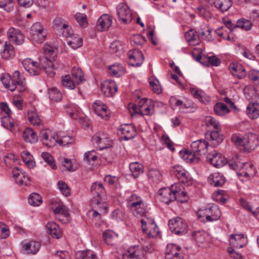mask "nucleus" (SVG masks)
Returning <instances> with one entry per match:
<instances>
[{"label":"nucleus","mask_w":259,"mask_h":259,"mask_svg":"<svg viewBox=\"0 0 259 259\" xmlns=\"http://www.w3.org/2000/svg\"><path fill=\"white\" fill-rule=\"evenodd\" d=\"M160 201L166 204L177 200L181 203L186 202L188 199L187 193L180 183H175L170 187L161 188L158 193Z\"/></svg>","instance_id":"obj_1"},{"label":"nucleus","mask_w":259,"mask_h":259,"mask_svg":"<svg viewBox=\"0 0 259 259\" xmlns=\"http://www.w3.org/2000/svg\"><path fill=\"white\" fill-rule=\"evenodd\" d=\"M208 142L200 139L192 143L191 151L184 149L180 152V156L184 161L189 163H196L199 160L198 156L205 155L207 152Z\"/></svg>","instance_id":"obj_2"},{"label":"nucleus","mask_w":259,"mask_h":259,"mask_svg":"<svg viewBox=\"0 0 259 259\" xmlns=\"http://www.w3.org/2000/svg\"><path fill=\"white\" fill-rule=\"evenodd\" d=\"M205 123L206 126L212 130L209 134L210 146H218L223 140V137L220 134L221 128L219 121L215 118L208 116L205 118Z\"/></svg>","instance_id":"obj_3"},{"label":"nucleus","mask_w":259,"mask_h":259,"mask_svg":"<svg viewBox=\"0 0 259 259\" xmlns=\"http://www.w3.org/2000/svg\"><path fill=\"white\" fill-rule=\"evenodd\" d=\"M229 164L234 169L240 167L239 170L237 172V175L239 180L243 182L250 180L255 176L256 172V168L250 162L239 163V165L233 163Z\"/></svg>","instance_id":"obj_4"},{"label":"nucleus","mask_w":259,"mask_h":259,"mask_svg":"<svg viewBox=\"0 0 259 259\" xmlns=\"http://www.w3.org/2000/svg\"><path fill=\"white\" fill-rule=\"evenodd\" d=\"M198 213L199 219L203 222L217 221L221 215V211L216 205H212L209 208L200 209Z\"/></svg>","instance_id":"obj_5"},{"label":"nucleus","mask_w":259,"mask_h":259,"mask_svg":"<svg viewBox=\"0 0 259 259\" xmlns=\"http://www.w3.org/2000/svg\"><path fill=\"white\" fill-rule=\"evenodd\" d=\"M30 34L31 38L34 42L41 44L45 40L47 30L41 23L36 22L31 27Z\"/></svg>","instance_id":"obj_6"},{"label":"nucleus","mask_w":259,"mask_h":259,"mask_svg":"<svg viewBox=\"0 0 259 259\" xmlns=\"http://www.w3.org/2000/svg\"><path fill=\"white\" fill-rule=\"evenodd\" d=\"M141 228L144 233L149 237H156L159 231L153 219L145 217L141 220Z\"/></svg>","instance_id":"obj_7"},{"label":"nucleus","mask_w":259,"mask_h":259,"mask_svg":"<svg viewBox=\"0 0 259 259\" xmlns=\"http://www.w3.org/2000/svg\"><path fill=\"white\" fill-rule=\"evenodd\" d=\"M168 226L171 231L177 235H183L187 231V224L181 218L176 217L170 220Z\"/></svg>","instance_id":"obj_8"},{"label":"nucleus","mask_w":259,"mask_h":259,"mask_svg":"<svg viewBox=\"0 0 259 259\" xmlns=\"http://www.w3.org/2000/svg\"><path fill=\"white\" fill-rule=\"evenodd\" d=\"M96 147L100 150L111 147L112 142L104 132L97 133L93 138Z\"/></svg>","instance_id":"obj_9"},{"label":"nucleus","mask_w":259,"mask_h":259,"mask_svg":"<svg viewBox=\"0 0 259 259\" xmlns=\"http://www.w3.org/2000/svg\"><path fill=\"white\" fill-rule=\"evenodd\" d=\"M117 14L119 20L124 24L130 23L132 20V13L128 6L120 3L116 8Z\"/></svg>","instance_id":"obj_10"},{"label":"nucleus","mask_w":259,"mask_h":259,"mask_svg":"<svg viewBox=\"0 0 259 259\" xmlns=\"http://www.w3.org/2000/svg\"><path fill=\"white\" fill-rule=\"evenodd\" d=\"M172 170L181 183L187 186H190L192 184V178L190 174L182 166L179 165H175L172 167Z\"/></svg>","instance_id":"obj_11"},{"label":"nucleus","mask_w":259,"mask_h":259,"mask_svg":"<svg viewBox=\"0 0 259 259\" xmlns=\"http://www.w3.org/2000/svg\"><path fill=\"white\" fill-rule=\"evenodd\" d=\"M129 65L134 67L140 66L144 60L142 52L138 49L130 50L127 53Z\"/></svg>","instance_id":"obj_12"},{"label":"nucleus","mask_w":259,"mask_h":259,"mask_svg":"<svg viewBox=\"0 0 259 259\" xmlns=\"http://www.w3.org/2000/svg\"><path fill=\"white\" fill-rule=\"evenodd\" d=\"M39 137L42 143L49 147L54 146L58 141V136L56 133L45 130L40 132Z\"/></svg>","instance_id":"obj_13"},{"label":"nucleus","mask_w":259,"mask_h":259,"mask_svg":"<svg viewBox=\"0 0 259 259\" xmlns=\"http://www.w3.org/2000/svg\"><path fill=\"white\" fill-rule=\"evenodd\" d=\"M126 256L127 259H146V251L139 245L130 247L127 250Z\"/></svg>","instance_id":"obj_14"},{"label":"nucleus","mask_w":259,"mask_h":259,"mask_svg":"<svg viewBox=\"0 0 259 259\" xmlns=\"http://www.w3.org/2000/svg\"><path fill=\"white\" fill-rule=\"evenodd\" d=\"M207 159L213 166L220 168L224 166L227 162L225 157L221 153L213 151L207 155Z\"/></svg>","instance_id":"obj_15"},{"label":"nucleus","mask_w":259,"mask_h":259,"mask_svg":"<svg viewBox=\"0 0 259 259\" xmlns=\"http://www.w3.org/2000/svg\"><path fill=\"white\" fill-rule=\"evenodd\" d=\"M118 133L123 136L125 140L132 139L137 135L136 127L132 124H121L118 130Z\"/></svg>","instance_id":"obj_16"},{"label":"nucleus","mask_w":259,"mask_h":259,"mask_svg":"<svg viewBox=\"0 0 259 259\" xmlns=\"http://www.w3.org/2000/svg\"><path fill=\"white\" fill-rule=\"evenodd\" d=\"M181 248L175 244H168L165 251V259H183Z\"/></svg>","instance_id":"obj_17"},{"label":"nucleus","mask_w":259,"mask_h":259,"mask_svg":"<svg viewBox=\"0 0 259 259\" xmlns=\"http://www.w3.org/2000/svg\"><path fill=\"white\" fill-rule=\"evenodd\" d=\"M13 177L16 183L20 186H29L30 184V179L26 174L25 172L18 167H15L12 171Z\"/></svg>","instance_id":"obj_18"},{"label":"nucleus","mask_w":259,"mask_h":259,"mask_svg":"<svg viewBox=\"0 0 259 259\" xmlns=\"http://www.w3.org/2000/svg\"><path fill=\"white\" fill-rule=\"evenodd\" d=\"M25 70L31 75H36L39 74L40 67L39 63L30 58H26L22 62Z\"/></svg>","instance_id":"obj_19"},{"label":"nucleus","mask_w":259,"mask_h":259,"mask_svg":"<svg viewBox=\"0 0 259 259\" xmlns=\"http://www.w3.org/2000/svg\"><path fill=\"white\" fill-rule=\"evenodd\" d=\"M245 152H251L259 145V136L256 134L250 133L246 135Z\"/></svg>","instance_id":"obj_20"},{"label":"nucleus","mask_w":259,"mask_h":259,"mask_svg":"<svg viewBox=\"0 0 259 259\" xmlns=\"http://www.w3.org/2000/svg\"><path fill=\"white\" fill-rule=\"evenodd\" d=\"M95 113L103 119L107 120L109 118V111L107 106L101 101H96L93 104Z\"/></svg>","instance_id":"obj_21"},{"label":"nucleus","mask_w":259,"mask_h":259,"mask_svg":"<svg viewBox=\"0 0 259 259\" xmlns=\"http://www.w3.org/2000/svg\"><path fill=\"white\" fill-rule=\"evenodd\" d=\"M7 35L10 41L16 45H21L24 41V36L18 29L14 27L10 28L8 30Z\"/></svg>","instance_id":"obj_22"},{"label":"nucleus","mask_w":259,"mask_h":259,"mask_svg":"<svg viewBox=\"0 0 259 259\" xmlns=\"http://www.w3.org/2000/svg\"><path fill=\"white\" fill-rule=\"evenodd\" d=\"M102 93L106 97H111L117 91V86L112 80L104 81L101 85Z\"/></svg>","instance_id":"obj_23"},{"label":"nucleus","mask_w":259,"mask_h":259,"mask_svg":"<svg viewBox=\"0 0 259 259\" xmlns=\"http://www.w3.org/2000/svg\"><path fill=\"white\" fill-rule=\"evenodd\" d=\"M130 209L133 215L137 218L147 217L146 215L148 212L147 205L144 201L131 206Z\"/></svg>","instance_id":"obj_24"},{"label":"nucleus","mask_w":259,"mask_h":259,"mask_svg":"<svg viewBox=\"0 0 259 259\" xmlns=\"http://www.w3.org/2000/svg\"><path fill=\"white\" fill-rule=\"evenodd\" d=\"M231 140L238 150L245 152L246 135L244 136L239 133H235L232 135Z\"/></svg>","instance_id":"obj_25"},{"label":"nucleus","mask_w":259,"mask_h":259,"mask_svg":"<svg viewBox=\"0 0 259 259\" xmlns=\"http://www.w3.org/2000/svg\"><path fill=\"white\" fill-rule=\"evenodd\" d=\"M112 19L107 14L101 16L98 20L97 28L98 30L103 31L107 30L112 25Z\"/></svg>","instance_id":"obj_26"},{"label":"nucleus","mask_w":259,"mask_h":259,"mask_svg":"<svg viewBox=\"0 0 259 259\" xmlns=\"http://www.w3.org/2000/svg\"><path fill=\"white\" fill-rule=\"evenodd\" d=\"M185 36L189 45L195 46L200 44L199 34L194 29H191L187 31Z\"/></svg>","instance_id":"obj_27"},{"label":"nucleus","mask_w":259,"mask_h":259,"mask_svg":"<svg viewBox=\"0 0 259 259\" xmlns=\"http://www.w3.org/2000/svg\"><path fill=\"white\" fill-rule=\"evenodd\" d=\"M208 181L212 186L221 187L225 184V179L220 173L214 172L209 175Z\"/></svg>","instance_id":"obj_28"},{"label":"nucleus","mask_w":259,"mask_h":259,"mask_svg":"<svg viewBox=\"0 0 259 259\" xmlns=\"http://www.w3.org/2000/svg\"><path fill=\"white\" fill-rule=\"evenodd\" d=\"M16 78L14 77V73L11 77L9 74H3L1 77V80L4 84V87L10 90L11 91H15L16 86H15V82Z\"/></svg>","instance_id":"obj_29"},{"label":"nucleus","mask_w":259,"mask_h":259,"mask_svg":"<svg viewBox=\"0 0 259 259\" xmlns=\"http://www.w3.org/2000/svg\"><path fill=\"white\" fill-rule=\"evenodd\" d=\"M190 92L194 98L203 104H208L210 101V98L202 90L194 88H190Z\"/></svg>","instance_id":"obj_30"},{"label":"nucleus","mask_w":259,"mask_h":259,"mask_svg":"<svg viewBox=\"0 0 259 259\" xmlns=\"http://www.w3.org/2000/svg\"><path fill=\"white\" fill-rule=\"evenodd\" d=\"M41 246L40 242L35 241H30L22 245L23 250L27 253L35 254L39 250Z\"/></svg>","instance_id":"obj_31"},{"label":"nucleus","mask_w":259,"mask_h":259,"mask_svg":"<svg viewBox=\"0 0 259 259\" xmlns=\"http://www.w3.org/2000/svg\"><path fill=\"white\" fill-rule=\"evenodd\" d=\"M23 138L27 143L34 144L38 141L36 133L31 128H26L23 132Z\"/></svg>","instance_id":"obj_32"},{"label":"nucleus","mask_w":259,"mask_h":259,"mask_svg":"<svg viewBox=\"0 0 259 259\" xmlns=\"http://www.w3.org/2000/svg\"><path fill=\"white\" fill-rule=\"evenodd\" d=\"M46 228L48 232L54 238H60L62 236L61 231L59 226L54 222L47 223Z\"/></svg>","instance_id":"obj_33"},{"label":"nucleus","mask_w":259,"mask_h":259,"mask_svg":"<svg viewBox=\"0 0 259 259\" xmlns=\"http://www.w3.org/2000/svg\"><path fill=\"white\" fill-rule=\"evenodd\" d=\"M90 203L93 207L97 208L100 213L105 214L107 212L108 207L107 204L104 202H102V198H96L95 197L92 198L90 201Z\"/></svg>","instance_id":"obj_34"},{"label":"nucleus","mask_w":259,"mask_h":259,"mask_svg":"<svg viewBox=\"0 0 259 259\" xmlns=\"http://www.w3.org/2000/svg\"><path fill=\"white\" fill-rule=\"evenodd\" d=\"M229 69L233 75L237 76L238 78L241 79L246 75L245 69L241 64H231L230 65Z\"/></svg>","instance_id":"obj_35"},{"label":"nucleus","mask_w":259,"mask_h":259,"mask_svg":"<svg viewBox=\"0 0 259 259\" xmlns=\"http://www.w3.org/2000/svg\"><path fill=\"white\" fill-rule=\"evenodd\" d=\"M247 114L251 119H256L259 117V103H250L246 108Z\"/></svg>","instance_id":"obj_36"},{"label":"nucleus","mask_w":259,"mask_h":259,"mask_svg":"<svg viewBox=\"0 0 259 259\" xmlns=\"http://www.w3.org/2000/svg\"><path fill=\"white\" fill-rule=\"evenodd\" d=\"M14 77L16 78L15 82V86H16L15 90H17L19 92H24L26 90L24 78L21 75L18 71L14 72Z\"/></svg>","instance_id":"obj_37"},{"label":"nucleus","mask_w":259,"mask_h":259,"mask_svg":"<svg viewBox=\"0 0 259 259\" xmlns=\"http://www.w3.org/2000/svg\"><path fill=\"white\" fill-rule=\"evenodd\" d=\"M91 192L96 198L101 199L102 196L104 194L105 190L103 185L99 182L93 183L91 188Z\"/></svg>","instance_id":"obj_38"},{"label":"nucleus","mask_w":259,"mask_h":259,"mask_svg":"<svg viewBox=\"0 0 259 259\" xmlns=\"http://www.w3.org/2000/svg\"><path fill=\"white\" fill-rule=\"evenodd\" d=\"M109 73L115 77H119L125 73V69L119 63L114 64L108 67Z\"/></svg>","instance_id":"obj_39"},{"label":"nucleus","mask_w":259,"mask_h":259,"mask_svg":"<svg viewBox=\"0 0 259 259\" xmlns=\"http://www.w3.org/2000/svg\"><path fill=\"white\" fill-rule=\"evenodd\" d=\"M71 77L76 84L81 83L85 80L82 70L77 67H74L72 68Z\"/></svg>","instance_id":"obj_40"},{"label":"nucleus","mask_w":259,"mask_h":259,"mask_svg":"<svg viewBox=\"0 0 259 259\" xmlns=\"http://www.w3.org/2000/svg\"><path fill=\"white\" fill-rule=\"evenodd\" d=\"M212 29L208 26L202 25L201 26L200 29L198 30V34L203 39L207 41H211L213 40V37L211 35Z\"/></svg>","instance_id":"obj_41"},{"label":"nucleus","mask_w":259,"mask_h":259,"mask_svg":"<svg viewBox=\"0 0 259 259\" xmlns=\"http://www.w3.org/2000/svg\"><path fill=\"white\" fill-rule=\"evenodd\" d=\"M242 240H245L244 235L243 234H231L230 237V243L237 248L243 247L244 245L240 242Z\"/></svg>","instance_id":"obj_42"},{"label":"nucleus","mask_w":259,"mask_h":259,"mask_svg":"<svg viewBox=\"0 0 259 259\" xmlns=\"http://www.w3.org/2000/svg\"><path fill=\"white\" fill-rule=\"evenodd\" d=\"M1 56L5 59H9L15 56V51L13 46L9 42L5 44L4 49L1 52Z\"/></svg>","instance_id":"obj_43"},{"label":"nucleus","mask_w":259,"mask_h":259,"mask_svg":"<svg viewBox=\"0 0 259 259\" xmlns=\"http://www.w3.org/2000/svg\"><path fill=\"white\" fill-rule=\"evenodd\" d=\"M147 176L149 179L156 183H159L162 181V176L160 171L154 168H149Z\"/></svg>","instance_id":"obj_44"},{"label":"nucleus","mask_w":259,"mask_h":259,"mask_svg":"<svg viewBox=\"0 0 259 259\" xmlns=\"http://www.w3.org/2000/svg\"><path fill=\"white\" fill-rule=\"evenodd\" d=\"M132 176L136 178L142 174L144 171V166L137 162L132 163L129 166Z\"/></svg>","instance_id":"obj_45"},{"label":"nucleus","mask_w":259,"mask_h":259,"mask_svg":"<svg viewBox=\"0 0 259 259\" xmlns=\"http://www.w3.org/2000/svg\"><path fill=\"white\" fill-rule=\"evenodd\" d=\"M214 5L217 9L224 12L231 7L232 2L230 0H214Z\"/></svg>","instance_id":"obj_46"},{"label":"nucleus","mask_w":259,"mask_h":259,"mask_svg":"<svg viewBox=\"0 0 259 259\" xmlns=\"http://www.w3.org/2000/svg\"><path fill=\"white\" fill-rule=\"evenodd\" d=\"M213 109L215 113L219 116H224L230 112V110L227 106L221 102L216 103Z\"/></svg>","instance_id":"obj_47"},{"label":"nucleus","mask_w":259,"mask_h":259,"mask_svg":"<svg viewBox=\"0 0 259 259\" xmlns=\"http://www.w3.org/2000/svg\"><path fill=\"white\" fill-rule=\"evenodd\" d=\"M77 259H99L96 253L91 250H86L78 252L76 254Z\"/></svg>","instance_id":"obj_48"},{"label":"nucleus","mask_w":259,"mask_h":259,"mask_svg":"<svg viewBox=\"0 0 259 259\" xmlns=\"http://www.w3.org/2000/svg\"><path fill=\"white\" fill-rule=\"evenodd\" d=\"M48 94L50 100L54 102H60L62 98V94L57 88H52L48 89Z\"/></svg>","instance_id":"obj_49"},{"label":"nucleus","mask_w":259,"mask_h":259,"mask_svg":"<svg viewBox=\"0 0 259 259\" xmlns=\"http://www.w3.org/2000/svg\"><path fill=\"white\" fill-rule=\"evenodd\" d=\"M21 157L23 161L29 168H31L34 167L35 162L33 161V157L29 152L27 151H23L21 153Z\"/></svg>","instance_id":"obj_50"},{"label":"nucleus","mask_w":259,"mask_h":259,"mask_svg":"<svg viewBox=\"0 0 259 259\" xmlns=\"http://www.w3.org/2000/svg\"><path fill=\"white\" fill-rule=\"evenodd\" d=\"M110 51L111 53L115 54L116 56L120 57L123 52V49L120 42L115 41L111 44Z\"/></svg>","instance_id":"obj_51"},{"label":"nucleus","mask_w":259,"mask_h":259,"mask_svg":"<svg viewBox=\"0 0 259 259\" xmlns=\"http://www.w3.org/2000/svg\"><path fill=\"white\" fill-rule=\"evenodd\" d=\"M61 83L64 87L69 90L74 89L76 84L69 75L62 77Z\"/></svg>","instance_id":"obj_52"},{"label":"nucleus","mask_w":259,"mask_h":259,"mask_svg":"<svg viewBox=\"0 0 259 259\" xmlns=\"http://www.w3.org/2000/svg\"><path fill=\"white\" fill-rule=\"evenodd\" d=\"M2 125L5 128L12 130L14 127V120L10 117V115H4L1 117Z\"/></svg>","instance_id":"obj_53"},{"label":"nucleus","mask_w":259,"mask_h":259,"mask_svg":"<svg viewBox=\"0 0 259 259\" xmlns=\"http://www.w3.org/2000/svg\"><path fill=\"white\" fill-rule=\"evenodd\" d=\"M252 26V22L244 18L240 19L237 21L236 26L240 27L245 30H249L251 29Z\"/></svg>","instance_id":"obj_54"},{"label":"nucleus","mask_w":259,"mask_h":259,"mask_svg":"<svg viewBox=\"0 0 259 259\" xmlns=\"http://www.w3.org/2000/svg\"><path fill=\"white\" fill-rule=\"evenodd\" d=\"M44 70L46 73L50 76L53 77L55 74V68L52 61L50 59L44 63L43 65Z\"/></svg>","instance_id":"obj_55"},{"label":"nucleus","mask_w":259,"mask_h":259,"mask_svg":"<svg viewBox=\"0 0 259 259\" xmlns=\"http://www.w3.org/2000/svg\"><path fill=\"white\" fill-rule=\"evenodd\" d=\"M28 118L29 121L33 125H39L41 122V119L38 113L35 111L29 112L28 113Z\"/></svg>","instance_id":"obj_56"},{"label":"nucleus","mask_w":259,"mask_h":259,"mask_svg":"<svg viewBox=\"0 0 259 259\" xmlns=\"http://www.w3.org/2000/svg\"><path fill=\"white\" fill-rule=\"evenodd\" d=\"M28 203L31 205L39 206L42 203L41 197L38 193H32L28 198Z\"/></svg>","instance_id":"obj_57"},{"label":"nucleus","mask_w":259,"mask_h":259,"mask_svg":"<svg viewBox=\"0 0 259 259\" xmlns=\"http://www.w3.org/2000/svg\"><path fill=\"white\" fill-rule=\"evenodd\" d=\"M41 157L51 167V168L55 169L57 168V166L54 163L53 157L49 153L46 152H42L41 154Z\"/></svg>","instance_id":"obj_58"},{"label":"nucleus","mask_w":259,"mask_h":259,"mask_svg":"<svg viewBox=\"0 0 259 259\" xmlns=\"http://www.w3.org/2000/svg\"><path fill=\"white\" fill-rule=\"evenodd\" d=\"M57 187L63 195L68 196L70 195V188L65 182L62 181H58Z\"/></svg>","instance_id":"obj_59"},{"label":"nucleus","mask_w":259,"mask_h":259,"mask_svg":"<svg viewBox=\"0 0 259 259\" xmlns=\"http://www.w3.org/2000/svg\"><path fill=\"white\" fill-rule=\"evenodd\" d=\"M143 201V199L136 194H131L127 199V201L130 208H131V206H133L136 204L140 203Z\"/></svg>","instance_id":"obj_60"},{"label":"nucleus","mask_w":259,"mask_h":259,"mask_svg":"<svg viewBox=\"0 0 259 259\" xmlns=\"http://www.w3.org/2000/svg\"><path fill=\"white\" fill-rule=\"evenodd\" d=\"M74 18L81 27H85L87 26L88 21L85 14L77 13L75 14Z\"/></svg>","instance_id":"obj_61"},{"label":"nucleus","mask_w":259,"mask_h":259,"mask_svg":"<svg viewBox=\"0 0 259 259\" xmlns=\"http://www.w3.org/2000/svg\"><path fill=\"white\" fill-rule=\"evenodd\" d=\"M111 218L116 221H123L125 218V213L122 209L117 208L111 212Z\"/></svg>","instance_id":"obj_62"},{"label":"nucleus","mask_w":259,"mask_h":259,"mask_svg":"<svg viewBox=\"0 0 259 259\" xmlns=\"http://www.w3.org/2000/svg\"><path fill=\"white\" fill-rule=\"evenodd\" d=\"M147 100L143 99L139 102V106L140 111L143 115H149L150 114V107L146 103Z\"/></svg>","instance_id":"obj_63"},{"label":"nucleus","mask_w":259,"mask_h":259,"mask_svg":"<svg viewBox=\"0 0 259 259\" xmlns=\"http://www.w3.org/2000/svg\"><path fill=\"white\" fill-rule=\"evenodd\" d=\"M214 199L222 203H225L227 201V195L226 191L219 190L215 191L214 194Z\"/></svg>","instance_id":"obj_64"}]
</instances>
